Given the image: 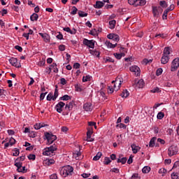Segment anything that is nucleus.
Returning a JSON list of instances; mask_svg holds the SVG:
<instances>
[{"mask_svg":"<svg viewBox=\"0 0 179 179\" xmlns=\"http://www.w3.org/2000/svg\"><path fill=\"white\" fill-rule=\"evenodd\" d=\"M112 83L113 85V90L115 92H117L118 89H120V86H121L122 81L121 80V78H117L115 80H113Z\"/></svg>","mask_w":179,"mask_h":179,"instance_id":"423d86ee","label":"nucleus"},{"mask_svg":"<svg viewBox=\"0 0 179 179\" xmlns=\"http://www.w3.org/2000/svg\"><path fill=\"white\" fill-rule=\"evenodd\" d=\"M8 61L13 66H16V65H17V59L15 57H11Z\"/></svg>","mask_w":179,"mask_h":179,"instance_id":"aec40b11","label":"nucleus"},{"mask_svg":"<svg viewBox=\"0 0 179 179\" xmlns=\"http://www.w3.org/2000/svg\"><path fill=\"white\" fill-rule=\"evenodd\" d=\"M129 71L133 72L136 76H139L141 75V69L138 66H132L129 68Z\"/></svg>","mask_w":179,"mask_h":179,"instance_id":"9b49d317","label":"nucleus"},{"mask_svg":"<svg viewBox=\"0 0 179 179\" xmlns=\"http://www.w3.org/2000/svg\"><path fill=\"white\" fill-rule=\"evenodd\" d=\"M60 174L64 178L72 176L73 174V167L69 165L63 166L60 170Z\"/></svg>","mask_w":179,"mask_h":179,"instance_id":"f257e3e1","label":"nucleus"},{"mask_svg":"<svg viewBox=\"0 0 179 179\" xmlns=\"http://www.w3.org/2000/svg\"><path fill=\"white\" fill-rule=\"evenodd\" d=\"M54 99V95L52 94V93L50 92L48 96L46 99L48 100V101H51V100H53Z\"/></svg>","mask_w":179,"mask_h":179,"instance_id":"c03bdc74","label":"nucleus"},{"mask_svg":"<svg viewBox=\"0 0 179 179\" xmlns=\"http://www.w3.org/2000/svg\"><path fill=\"white\" fill-rule=\"evenodd\" d=\"M30 20L31 22L37 21L38 20V15L36 13H33L30 17Z\"/></svg>","mask_w":179,"mask_h":179,"instance_id":"393cba45","label":"nucleus"},{"mask_svg":"<svg viewBox=\"0 0 179 179\" xmlns=\"http://www.w3.org/2000/svg\"><path fill=\"white\" fill-rule=\"evenodd\" d=\"M101 156H103V153L99 152L96 155V156L94 157L93 160H94L95 162H97V160H100V158L101 157Z\"/></svg>","mask_w":179,"mask_h":179,"instance_id":"c85d7f7f","label":"nucleus"},{"mask_svg":"<svg viewBox=\"0 0 179 179\" xmlns=\"http://www.w3.org/2000/svg\"><path fill=\"white\" fill-rule=\"evenodd\" d=\"M73 10L71 12V15H76L78 13V8L76 6L72 7Z\"/></svg>","mask_w":179,"mask_h":179,"instance_id":"8fccbe9b","label":"nucleus"},{"mask_svg":"<svg viewBox=\"0 0 179 179\" xmlns=\"http://www.w3.org/2000/svg\"><path fill=\"white\" fill-rule=\"evenodd\" d=\"M121 97H124V99H127L128 96H129V92L127 90H124L122 93L120 94Z\"/></svg>","mask_w":179,"mask_h":179,"instance_id":"bb28decb","label":"nucleus"},{"mask_svg":"<svg viewBox=\"0 0 179 179\" xmlns=\"http://www.w3.org/2000/svg\"><path fill=\"white\" fill-rule=\"evenodd\" d=\"M117 24V21L115 20L109 21V29H115V24Z\"/></svg>","mask_w":179,"mask_h":179,"instance_id":"4be33fe9","label":"nucleus"},{"mask_svg":"<svg viewBox=\"0 0 179 179\" xmlns=\"http://www.w3.org/2000/svg\"><path fill=\"white\" fill-rule=\"evenodd\" d=\"M59 51H64L65 50V45H59Z\"/></svg>","mask_w":179,"mask_h":179,"instance_id":"774afa93","label":"nucleus"},{"mask_svg":"<svg viewBox=\"0 0 179 179\" xmlns=\"http://www.w3.org/2000/svg\"><path fill=\"white\" fill-rule=\"evenodd\" d=\"M146 5V0H137V6H143Z\"/></svg>","mask_w":179,"mask_h":179,"instance_id":"c756f323","label":"nucleus"},{"mask_svg":"<svg viewBox=\"0 0 179 179\" xmlns=\"http://www.w3.org/2000/svg\"><path fill=\"white\" fill-rule=\"evenodd\" d=\"M116 128H120L123 129H127V125L124 124V123H120L116 125Z\"/></svg>","mask_w":179,"mask_h":179,"instance_id":"de8ad7c7","label":"nucleus"},{"mask_svg":"<svg viewBox=\"0 0 179 179\" xmlns=\"http://www.w3.org/2000/svg\"><path fill=\"white\" fill-rule=\"evenodd\" d=\"M29 138H36L37 134L34 131H30L29 134Z\"/></svg>","mask_w":179,"mask_h":179,"instance_id":"4d7b16f0","label":"nucleus"},{"mask_svg":"<svg viewBox=\"0 0 179 179\" xmlns=\"http://www.w3.org/2000/svg\"><path fill=\"white\" fill-rule=\"evenodd\" d=\"M178 152V151L177 150V147L172 145V146L169 147V148L168 150V155L170 157L174 156V155H177Z\"/></svg>","mask_w":179,"mask_h":179,"instance_id":"ddd939ff","label":"nucleus"},{"mask_svg":"<svg viewBox=\"0 0 179 179\" xmlns=\"http://www.w3.org/2000/svg\"><path fill=\"white\" fill-rule=\"evenodd\" d=\"M106 62H114V59L107 57L106 59Z\"/></svg>","mask_w":179,"mask_h":179,"instance_id":"0e129e2a","label":"nucleus"},{"mask_svg":"<svg viewBox=\"0 0 179 179\" xmlns=\"http://www.w3.org/2000/svg\"><path fill=\"white\" fill-rule=\"evenodd\" d=\"M75 106V102L71 101L69 103H66L65 106V110H68V111H71L72 108H73V106Z\"/></svg>","mask_w":179,"mask_h":179,"instance_id":"dca6fc26","label":"nucleus"},{"mask_svg":"<svg viewBox=\"0 0 179 179\" xmlns=\"http://www.w3.org/2000/svg\"><path fill=\"white\" fill-rule=\"evenodd\" d=\"M150 171V167L149 166H144L142 169V172L144 174H148V173H149Z\"/></svg>","mask_w":179,"mask_h":179,"instance_id":"72a5a7b5","label":"nucleus"},{"mask_svg":"<svg viewBox=\"0 0 179 179\" xmlns=\"http://www.w3.org/2000/svg\"><path fill=\"white\" fill-rule=\"evenodd\" d=\"M171 178L172 179H178V174H177L176 173H172Z\"/></svg>","mask_w":179,"mask_h":179,"instance_id":"e2e57ef3","label":"nucleus"},{"mask_svg":"<svg viewBox=\"0 0 179 179\" xmlns=\"http://www.w3.org/2000/svg\"><path fill=\"white\" fill-rule=\"evenodd\" d=\"M60 83L61 85H62L63 86H65V85H66V80H65V78H61L60 79Z\"/></svg>","mask_w":179,"mask_h":179,"instance_id":"680f3d73","label":"nucleus"},{"mask_svg":"<svg viewBox=\"0 0 179 179\" xmlns=\"http://www.w3.org/2000/svg\"><path fill=\"white\" fill-rule=\"evenodd\" d=\"M28 159L29 160H36V155L34 154H31L28 156Z\"/></svg>","mask_w":179,"mask_h":179,"instance_id":"13d9d810","label":"nucleus"},{"mask_svg":"<svg viewBox=\"0 0 179 179\" xmlns=\"http://www.w3.org/2000/svg\"><path fill=\"white\" fill-rule=\"evenodd\" d=\"M159 174H166L167 173V170L164 168H162L159 170Z\"/></svg>","mask_w":179,"mask_h":179,"instance_id":"6e6d98bb","label":"nucleus"},{"mask_svg":"<svg viewBox=\"0 0 179 179\" xmlns=\"http://www.w3.org/2000/svg\"><path fill=\"white\" fill-rule=\"evenodd\" d=\"M24 159H26V157L24 155H22L20 157H17L15 159V163H19V162H24Z\"/></svg>","mask_w":179,"mask_h":179,"instance_id":"473e14b6","label":"nucleus"},{"mask_svg":"<svg viewBox=\"0 0 179 179\" xmlns=\"http://www.w3.org/2000/svg\"><path fill=\"white\" fill-rule=\"evenodd\" d=\"M13 156H15V157L19 156V154L20 153V151H19V149H17V148H15L13 150Z\"/></svg>","mask_w":179,"mask_h":179,"instance_id":"a18cd8bd","label":"nucleus"},{"mask_svg":"<svg viewBox=\"0 0 179 179\" xmlns=\"http://www.w3.org/2000/svg\"><path fill=\"white\" fill-rule=\"evenodd\" d=\"M169 59H170V57L169 56H166L164 55H162V57L161 58V62H162V64L165 65V64H167V62H169Z\"/></svg>","mask_w":179,"mask_h":179,"instance_id":"a211bd4d","label":"nucleus"},{"mask_svg":"<svg viewBox=\"0 0 179 179\" xmlns=\"http://www.w3.org/2000/svg\"><path fill=\"white\" fill-rule=\"evenodd\" d=\"M92 80V76H86L83 77V82H90Z\"/></svg>","mask_w":179,"mask_h":179,"instance_id":"e433bc0d","label":"nucleus"},{"mask_svg":"<svg viewBox=\"0 0 179 179\" xmlns=\"http://www.w3.org/2000/svg\"><path fill=\"white\" fill-rule=\"evenodd\" d=\"M179 66V58H176L172 62L171 65V71L174 72V71H177Z\"/></svg>","mask_w":179,"mask_h":179,"instance_id":"9d476101","label":"nucleus"},{"mask_svg":"<svg viewBox=\"0 0 179 179\" xmlns=\"http://www.w3.org/2000/svg\"><path fill=\"white\" fill-rule=\"evenodd\" d=\"M43 127H44V126H42L41 123H36L34 126V129H36V130L41 129Z\"/></svg>","mask_w":179,"mask_h":179,"instance_id":"79ce46f5","label":"nucleus"},{"mask_svg":"<svg viewBox=\"0 0 179 179\" xmlns=\"http://www.w3.org/2000/svg\"><path fill=\"white\" fill-rule=\"evenodd\" d=\"M44 136V139L48 141L47 145H52V143H54L55 141H57V136L48 132H45Z\"/></svg>","mask_w":179,"mask_h":179,"instance_id":"7ed1b4c3","label":"nucleus"},{"mask_svg":"<svg viewBox=\"0 0 179 179\" xmlns=\"http://www.w3.org/2000/svg\"><path fill=\"white\" fill-rule=\"evenodd\" d=\"M64 107H65V103L62 102V101H59L55 107L56 111L57 113H59V114H61V113H62V110L64 108Z\"/></svg>","mask_w":179,"mask_h":179,"instance_id":"f8f14e48","label":"nucleus"},{"mask_svg":"<svg viewBox=\"0 0 179 179\" xmlns=\"http://www.w3.org/2000/svg\"><path fill=\"white\" fill-rule=\"evenodd\" d=\"M169 12H170V11L168 10L167 9H166V10L164 11V13H163V15H162V19H163L164 20H167V15L169 14Z\"/></svg>","mask_w":179,"mask_h":179,"instance_id":"a19ab883","label":"nucleus"},{"mask_svg":"<svg viewBox=\"0 0 179 179\" xmlns=\"http://www.w3.org/2000/svg\"><path fill=\"white\" fill-rule=\"evenodd\" d=\"M90 34H91V36H98L99 33L97 32V29H94L90 31Z\"/></svg>","mask_w":179,"mask_h":179,"instance_id":"49530a36","label":"nucleus"},{"mask_svg":"<svg viewBox=\"0 0 179 179\" xmlns=\"http://www.w3.org/2000/svg\"><path fill=\"white\" fill-rule=\"evenodd\" d=\"M129 5H134V6H138V0H128Z\"/></svg>","mask_w":179,"mask_h":179,"instance_id":"f704fd0d","label":"nucleus"},{"mask_svg":"<svg viewBox=\"0 0 179 179\" xmlns=\"http://www.w3.org/2000/svg\"><path fill=\"white\" fill-rule=\"evenodd\" d=\"M83 43L84 45L89 47V48H94V41L93 40H88V39L84 38Z\"/></svg>","mask_w":179,"mask_h":179,"instance_id":"6e6552de","label":"nucleus"},{"mask_svg":"<svg viewBox=\"0 0 179 179\" xmlns=\"http://www.w3.org/2000/svg\"><path fill=\"white\" fill-rule=\"evenodd\" d=\"M54 163H55V161L52 159H48V162H47L48 166H50L51 164H54Z\"/></svg>","mask_w":179,"mask_h":179,"instance_id":"052dcab7","label":"nucleus"},{"mask_svg":"<svg viewBox=\"0 0 179 179\" xmlns=\"http://www.w3.org/2000/svg\"><path fill=\"white\" fill-rule=\"evenodd\" d=\"M131 148L132 149V152L134 155H136L139 150H141V147L136 145L135 144H132L131 145Z\"/></svg>","mask_w":179,"mask_h":179,"instance_id":"f3484780","label":"nucleus"},{"mask_svg":"<svg viewBox=\"0 0 179 179\" xmlns=\"http://www.w3.org/2000/svg\"><path fill=\"white\" fill-rule=\"evenodd\" d=\"M156 139H157L156 137H152L149 143V147L153 148L155 146V142H156Z\"/></svg>","mask_w":179,"mask_h":179,"instance_id":"a878e982","label":"nucleus"},{"mask_svg":"<svg viewBox=\"0 0 179 179\" xmlns=\"http://www.w3.org/2000/svg\"><path fill=\"white\" fill-rule=\"evenodd\" d=\"M162 73H163V69H162V68L158 69L156 71V76H160V75H162Z\"/></svg>","mask_w":179,"mask_h":179,"instance_id":"3c124183","label":"nucleus"},{"mask_svg":"<svg viewBox=\"0 0 179 179\" xmlns=\"http://www.w3.org/2000/svg\"><path fill=\"white\" fill-rule=\"evenodd\" d=\"M10 146H13V145H15V143H16V140L15 138H13V137H11L9 140V142Z\"/></svg>","mask_w":179,"mask_h":179,"instance_id":"603ef678","label":"nucleus"},{"mask_svg":"<svg viewBox=\"0 0 179 179\" xmlns=\"http://www.w3.org/2000/svg\"><path fill=\"white\" fill-rule=\"evenodd\" d=\"M174 4H171V6L168 8H166V10H168L170 12V10H174Z\"/></svg>","mask_w":179,"mask_h":179,"instance_id":"69168bd1","label":"nucleus"},{"mask_svg":"<svg viewBox=\"0 0 179 179\" xmlns=\"http://www.w3.org/2000/svg\"><path fill=\"white\" fill-rule=\"evenodd\" d=\"M50 179H57V178H58V176H57V174H56V173H53V174H52V175L50 176Z\"/></svg>","mask_w":179,"mask_h":179,"instance_id":"338daca9","label":"nucleus"},{"mask_svg":"<svg viewBox=\"0 0 179 179\" xmlns=\"http://www.w3.org/2000/svg\"><path fill=\"white\" fill-rule=\"evenodd\" d=\"M50 68L53 69V72H55V73H58V68L57 67L56 63H52V65L50 66Z\"/></svg>","mask_w":179,"mask_h":179,"instance_id":"cd10ccee","label":"nucleus"},{"mask_svg":"<svg viewBox=\"0 0 179 179\" xmlns=\"http://www.w3.org/2000/svg\"><path fill=\"white\" fill-rule=\"evenodd\" d=\"M157 118V120H163L164 118V113L163 112L158 113Z\"/></svg>","mask_w":179,"mask_h":179,"instance_id":"58836bf2","label":"nucleus"},{"mask_svg":"<svg viewBox=\"0 0 179 179\" xmlns=\"http://www.w3.org/2000/svg\"><path fill=\"white\" fill-rule=\"evenodd\" d=\"M171 52H170V47H166L164 48L163 52V55H165L166 57H169Z\"/></svg>","mask_w":179,"mask_h":179,"instance_id":"b1692460","label":"nucleus"},{"mask_svg":"<svg viewBox=\"0 0 179 179\" xmlns=\"http://www.w3.org/2000/svg\"><path fill=\"white\" fill-rule=\"evenodd\" d=\"M39 36L43 38L45 43H50V35L48 34L39 33Z\"/></svg>","mask_w":179,"mask_h":179,"instance_id":"2eb2a0df","label":"nucleus"},{"mask_svg":"<svg viewBox=\"0 0 179 179\" xmlns=\"http://www.w3.org/2000/svg\"><path fill=\"white\" fill-rule=\"evenodd\" d=\"M57 97H58V86L57 85H56V89L54 92L53 101H55V100H57Z\"/></svg>","mask_w":179,"mask_h":179,"instance_id":"2f4dec72","label":"nucleus"},{"mask_svg":"<svg viewBox=\"0 0 179 179\" xmlns=\"http://www.w3.org/2000/svg\"><path fill=\"white\" fill-rule=\"evenodd\" d=\"M75 87H76V92H82V90H83L82 89V85H80V84H77V85L75 86Z\"/></svg>","mask_w":179,"mask_h":179,"instance_id":"09e8293b","label":"nucleus"},{"mask_svg":"<svg viewBox=\"0 0 179 179\" xmlns=\"http://www.w3.org/2000/svg\"><path fill=\"white\" fill-rule=\"evenodd\" d=\"M105 44L106 45V47H108V48H115V47L117 45H118L117 43H115V44H112L111 42L108 41H106L105 42Z\"/></svg>","mask_w":179,"mask_h":179,"instance_id":"412c9836","label":"nucleus"},{"mask_svg":"<svg viewBox=\"0 0 179 179\" xmlns=\"http://www.w3.org/2000/svg\"><path fill=\"white\" fill-rule=\"evenodd\" d=\"M159 5L162 6V8H167L169 5L167 4V2L166 1H159Z\"/></svg>","mask_w":179,"mask_h":179,"instance_id":"ea45409f","label":"nucleus"},{"mask_svg":"<svg viewBox=\"0 0 179 179\" xmlns=\"http://www.w3.org/2000/svg\"><path fill=\"white\" fill-rule=\"evenodd\" d=\"M59 100H63V101H67V100H71V96L66 94V95L60 97Z\"/></svg>","mask_w":179,"mask_h":179,"instance_id":"c9c22d12","label":"nucleus"},{"mask_svg":"<svg viewBox=\"0 0 179 179\" xmlns=\"http://www.w3.org/2000/svg\"><path fill=\"white\" fill-rule=\"evenodd\" d=\"M117 163H122V164H125V163H127V157H122L121 159V157H120L119 159H117Z\"/></svg>","mask_w":179,"mask_h":179,"instance_id":"7c9ffc66","label":"nucleus"},{"mask_svg":"<svg viewBox=\"0 0 179 179\" xmlns=\"http://www.w3.org/2000/svg\"><path fill=\"white\" fill-rule=\"evenodd\" d=\"M57 145L53 144L52 145H50V147L45 148L44 149V151L43 152V156H52L54 155V152L57 150Z\"/></svg>","mask_w":179,"mask_h":179,"instance_id":"f03ea898","label":"nucleus"},{"mask_svg":"<svg viewBox=\"0 0 179 179\" xmlns=\"http://www.w3.org/2000/svg\"><path fill=\"white\" fill-rule=\"evenodd\" d=\"M90 54L99 58L100 57V52L97 50H90Z\"/></svg>","mask_w":179,"mask_h":179,"instance_id":"5701e85b","label":"nucleus"},{"mask_svg":"<svg viewBox=\"0 0 179 179\" xmlns=\"http://www.w3.org/2000/svg\"><path fill=\"white\" fill-rule=\"evenodd\" d=\"M131 179H141V177H139V174L134 173L131 176Z\"/></svg>","mask_w":179,"mask_h":179,"instance_id":"bf43d9fd","label":"nucleus"},{"mask_svg":"<svg viewBox=\"0 0 179 179\" xmlns=\"http://www.w3.org/2000/svg\"><path fill=\"white\" fill-rule=\"evenodd\" d=\"M78 15L80 17H86L87 16V13H85V11L78 10Z\"/></svg>","mask_w":179,"mask_h":179,"instance_id":"4c0bfd02","label":"nucleus"},{"mask_svg":"<svg viewBox=\"0 0 179 179\" xmlns=\"http://www.w3.org/2000/svg\"><path fill=\"white\" fill-rule=\"evenodd\" d=\"M127 50L125 48L120 47V53H114L113 55L117 59H121L122 57L125 55V52H127Z\"/></svg>","mask_w":179,"mask_h":179,"instance_id":"39448f33","label":"nucleus"},{"mask_svg":"<svg viewBox=\"0 0 179 179\" xmlns=\"http://www.w3.org/2000/svg\"><path fill=\"white\" fill-rule=\"evenodd\" d=\"M134 87H138V89H142L145 86V82L143 80L141 79L139 80H135L134 83H133Z\"/></svg>","mask_w":179,"mask_h":179,"instance_id":"1a4fd4ad","label":"nucleus"},{"mask_svg":"<svg viewBox=\"0 0 179 179\" xmlns=\"http://www.w3.org/2000/svg\"><path fill=\"white\" fill-rule=\"evenodd\" d=\"M112 40H113V41H115L116 43H118V41H120V36L115 34Z\"/></svg>","mask_w":179,"mask_h":179,"instance_id":"864d4df0","label":"nucleus"},{"mask_svg":"<svg viewBox=\"0 0 179 179\" xmlns=\"http://www.w3.org/2000/svg\"><path fill=\"white\" fill-rule=\"evenodd\" d=\"M14 166L17 167V171L18 173H26V171H27V170L26 169V166H22L23 162H15L14 164Z\"/></svg>","mask_w":179,"mask_h":179,"instance_id":"20e7f679","label":"nucleus"},{"mask_svg":"<svg viewBox=\"0 0 179 179\" xmlns=\"http://www.w3.org/2000/svg\"><path fill=\"white\" fill-rule=\"evenodd\" d=\"M160 92V88L158 87H155L154 89L151 90V93H159Z\"/></svg>","mask_w":179,"mask_h":179,"instance_id":"5fc2aeb1","label":"nucleus"},{"mask_svg":"<svg viewBox=\"0 0 179 179\" xmlns=\"http://www.w3.org/2000/svg\"><path fill=\"white\" fill-rule=\"evenodd\" d=\"M111 163V159H110L109 157H106L104 159L103 164H106V166H108Z\"/></svg>","mask_w":179,"mask_h":179,"instance_id":"37998d69","label":"nucleus"},{"mask_svg":"<svg viewBox=\"0 0 179 179\" xmlns=\"http://www.w3.org/2000/svg\"><path fill=\"white\" fill-rule=\"evenodd\" d=\"M83 108L85 111H92L93 110V104L90 102H87L83 105Z\"/></svg>","mask_w":179,"mask_h":179,"instance_id":"4468645a","label":"nucleus"},{"mask_svg":"<svg viewBox=\"0 0 179 179\" xmlns=\"http://www.w3.org/2000/svg\"><path fill=\"white\" fill-rule=\"evenodd\" d=\"M104 6V2L103 1H96V4L94 5V7L96 8V9H101V8H103Z\"/></svg>","mask_w":179,"mask_h":179,"instance_id":"6ab92c4d","label":"nucleus"},{"mask_svg":"<svg viewBox=\"0 0 179 179\" xmlns=\"http://www.w3.org/2000/svg\"><path fill=\"white\" fill-rule=\"evenodd\" d=\"M162 12H163V9H162L160 7H152V14L154 17H159Z\"/></svg>","mask_w":179,"mask_h":179,"instance_id":"0eeeda50","label":"nucleus"}]
</instances>
